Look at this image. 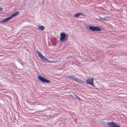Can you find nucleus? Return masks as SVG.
I'll list each match as a JSON object with an SVG mask.
<instances>
[{
    "mask_svg": "<svg viewBox=\"0 0 127 127\" xmlns=\"http://www.w3.org/2000/svg\"><path fill=\"white\" fill-rule=\"evenodd\" d=\"M101 123L105 125H106L107 124L109 127H120V126L117 125L113 121L110 122H101Z\"/></svg>",
    "mask_w": 127,
    "mask_h": 127,
    "instance_id": "nucleus-1",
    "label": "nucleus"
},
{
    "mask_svg": "<svg viewBox=\"0 0 127 127\" xmlns=\"http://www.w3.org/2000/svg\"><path fill=\"white\" fill-rule=\"evenodd\" d=\"M60 40L61 42L66 41L67 40V37L68 36V34L67 35L64 32L61 33L60 34Z\"/></svg>",
    "mask_w": 127,
    "mask_h": 127,
    "instance_id": "nucleus-2",
    "label": "nucleus"
},
{
    "mask_svg": "<svg viewBox=\"0 0 127 127\" xmlns=\"http://www.w3.org/2000/svg\"><path fill=\"white\" fill-rule=\"evenodd\" d=\"M37 52L38 56L42 60H44L45 61L49 63H54L55 62L53 61H51L48 60L46 58L43 56L41 53H40L38 51H37Z\"/></svg>",
    "mask_w": 127,
    "mask_h": 127,
    "instance_id": "nucleus-3",
    "label": "nucleus"
},
{
    "mask_svg": "<svg viewBox=\"0 0 127 127\" xmlns=\"http://www.w3.org/2000/svg\"><path fill=\"white\" fill-rule=\"evenodd\" d=\"M19 13V12H15L12 15H11L9 17L4 19L2 22H6L9 20L11 19L13 17L15 16L16 15H18Z\"/></svg>",
    "mask_w": 127,
    "mask_h": 127,
    "instance_id": "nucleus-4",
    "label": "nucleus"
},
{
    "mask_svg": "<svg viewBox=\"0 0 127 127\" xmlns=\"http://www.w3.org/2000/svg\"><path fill=\"white\" fill-rule=\"evenodd\" d=\"M89 29L93 31H99L101 30L100 28L97 27H95L94 26H90L89 27Z\"/></svg>",
    "mask_w": 127,
    "mask_h": 127,
    "instance_id": "nucleus-5",
    "label": "nucleus"
},
{
    "mask_svg": "<svg viewBox=\"0 0 127 127\" xmlns=\"http://www.w3.org/2000/svg\"><path fill=\"white\" fill-rule=\"evenodd\" d=\"M38 79L43 83H48L50 82L49 80L45 79L44 78L40 76H38Z\"/></svg>",
    "mask_w": 127,
    "mask_h": 127,
    "instance_id": "nucleus-6",
    "label": "nucleus"
},
{
    "mask_svg": "<svg viewBox=\"0 0 127 127\" xmlns=\"http://www.w3.org/2000/svg\"><path fill=\"white\" fill-rule=\"evenodd\" d=\"M93 79L88 78V79L86 80V83L87 84H90L92 86H94V85L93 83Z\"/></svg>",
    "mask_w": 127,
    "mask_h": 127,
    "instance_id": "nucleus-7",
    "label": "nucleus"
},
{
    "mask_svg": "<svg viewBox=\"0 0 127 127\" xmlns=\"http://www.w3.org/2000/svg\"><path fill=\"white\" fill-rule=\"evenodd\" d=\"M66 77L67 78H68L69 79H72L74 81H76L77 82H78L79 81V80L77 78L75 77V76H66Z\"/></svg>",
    "mask_w": 127,
    "mask_h": 127,
    "instance_id": "nucleus-8",
    "label": "nucleus"
},
{
    "mask_svg": "<svg viewBox=\"0 0 127 127\" xmlns=\"http://www.w3.org/2000/svg\"><path fill=\"white\" fill-rule=\"evenodd\" d=\"M80 15H83V14L81 12L80 13H77L75 14L74 16V17H77L79 16H80Z\"/></svg>",
    "mask_w": 127,
    "mask_h": 127,
    "instance_id": "nucleus-9",
    "label": "nucleus"
},
{
    "mask_svg": "<svg viewBox=\"0 0 127 127\" xmlns=\"http://www.w3.org/2000/svg\"><path fill=\"white\" fill-rule=\"evenodd\" d=\"M38 28L41 30H43L45 28L43 26H41L38 27Z\"/></svg>",
    "mask_w": 127,
    "mask_h": 127,
    "instance_id": "nucleus-10",
    "label": "nucleus"
},
{
    "mask_svg": "<svg viewBox=\"0 0 127 127\" xmlns=\"http://www.w3.org/2000/svg\"><path fill=\"white\" fill-rule=\"evenodd\" d=\"M74 95L78 100H80V98L78 97L76 95Z\"/></svg>",
    "mask_w": 127,
    "mask_h": 127,
    "instance_id": "nucleus-11",
    "label": "nucleus"
},
{
    "mask_svg": "<svg viewBox=\"0 0 127 127\" xmlns=\"http://www.w3.org/2000/svg\"><path fill=\"white\" fill-rule=\"evenodd\" d=\"M106 18H101V17H100V19H103V20H106L105 19Z\"/></svg>",
    "mask_w": 127,
    "mask_h": 127,
    "instance_id": "nucleus-12",
    "label": "nucleus"
},
{
    "mask_svg": "<svg viewBox=\"0 0 127 127\" xmlns=\"http://www.w3.org/2000/svg\"><path fill=\"white\" fill-rule=\"evenodd\" d=\"M2 10V8H1L0 7V11H1V10Z\"/></svg>",
    "mask_w": 127,
    "mask_h": 127,
    "instance_id": "nucleus-13",
    "label": "nucleus"
}]
</instances>
